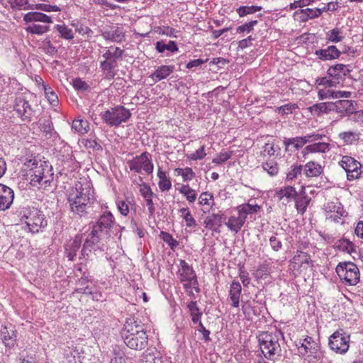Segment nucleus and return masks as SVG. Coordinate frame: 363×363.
Masks as SVG:
<instances>
[{
  "instance_id": "nucleus-62",
  "label": "nucleus",
  "mask_w": 363,
  "mask_h": 363,
  "mask_svg": "<svg viewBox=\"0 0 363 363\" xmlns=\"http://www.w3.org/2000/svg\"><path fill=\"white\" fill-rule=\"evenodd\" d=\"M340 7V3L339 1H331L327 4L326 6L323 8H319L320 10V16L322 15L323 12L327 11H335L337 10L338 8Z\"/></svg>"
},
{
  "instance_id": "nucleus-10",
  "label": "nucleus",
  "mask_w": 363,
  "mask_h": 363,
  "mask_svg": "<svg viewBox=\"0 0 363 363\" xmlns=\"http://www.w3.org/2000/svg\"><path fill=\"white\" fill-rule=\"evenodd\" d=\"M351 71L350 65L336 64L328 68L327 75H328V77L332 79V81H330V82H332V86H342L343 82L346 77L350 75Z\"/></svg>"
},
{
  "instance_id": "nucleus-40",
  "label": "nucleus",
  "mask_w": 363,
  "mask_h": 363,
  "mask_svg": "<svg viewBox=\"0 0 363 363\" xmlns=\"http://www.w3.org/2000/svg\"><path fill=\"white\" fill-rule=\"evenodd\" d=\"M89 122L84 119H75L72 122V128L79 134H85L89 130Z\"/></svg>"
},
{
  "instance_id": "nucleus-49",
  "label": "nucleus",
  "mask_w": 363,
  "mask_h": 363,
  "mask_svg": "<svg viewBox=\"0 0 363 363\" xmlns=\"http://www.w3.org/2000/svg\"><path fill=\"white\" fill-rule=\"evenodd\" d=\"M175 172L178 175H181L182 177L184 182L190 181L196 176L194 172L190 167H186L184 169L176 168Z\"/></svg>"
},
{
  "instance_id": "nucleus-32",
  "label": "nucleus",
  "mask_w": 363,
  "mask_h": 363,
  "mask_svg": "<svg viewBox=\"0 0 363 363\" xmlns=\"http://www.w3.org/2000/svg\"><path fill=\"white\" fill-rule=\"evenodd\" d=\"M242 291V287L239 281H233L230 284L229 297L232 301L231 306L237 308L239 306L240 296Z\"/></svg>"
},
{
  "instance_id": "nucleus-23",
  "label": "nucleus",
  "mask_w": 363,
  "mask_h": 363,
  "mask_svg": "<svg viewBox=\"0 0 363 363\" xmlns=\"http://www.w3.org/2000/svg\"><path fill=\"white\" fill-rule=\"evenodd\" d=\"M319 60L323 61L337 59L341 52L335 45H329L326 48L316 50L314 53Z\"/></svg>"
},
{
  "instance_id": "nucleus-29",
  "label": "nucleus",
  "mask_w": 363,
  "mask_h": 363,
  "mask_svg": "<svg viewBox=\"0 0 363 363\" xmlns=\"http://www.w3.org/2000/svg\"><path fill=\"white\" fill-rule=\"evenodd\" d=\"M174 68L175 67L174 65L159 66L156 70L150 75V77L155 80V82L161 81L169 76L174 72Z\"/></svg>"
},
{
  "instance_id": "nucleus-55",
  "label": "nucleus",
  "mask_w": 363,
  "mask_h": 363,
  "mask_svg": "<svg viewBox=\"0 0 363 363\" xmlns=\"http://www.w3.org/2000/svg\"><path fill=\"white\" fill-rule=\"evenodd\" d=\"M243 211L242 212L247 215H251L257 213L260 209L261 206L257 204L243 203L239 206Z\"/></svg>"
},
{
  "instance_id": "nucleus-58",
  "label": "nucleus",
  "mask_w": 363,
  "mask_h": 363,
  "mask_svg": "<svg viewBox=\"0 0 363 363\" xmlns=\"http://www.w3.org/2000/svg\"><path fill=\"white\" fill-rule=\"evenodd\" d=\"M28 167H30V170L33 171V173L37 175L45 176L44 175V169L43 165H38V163L35 160L33 161L30 160L27 164Z\"/></svg>"
},
{
  "instance_id": "nucleus-53",
  "label": "nucleus",
  "mask_w": 363,
  "mask_h": 363,
  "mask_svg": "<svg viewBox=\"0 0 363 363\" xmlns=\"http://www.w3.org/2000/svg\"><path fill=\"white\" fill-rule=\"evenodd\" d=\"M72 86L77 91L84 92L90 89V86L81 78H75L72 80Z\"/></svg>"
},
{
  "instance_id": "nucleus-47",
  "label": "nucleus",
  "mask_w": 363,
  "mask_h": 363,
  "mask_svg": "<svg viewBox=\"0 0 363 363\" xmlns=\"http://www.w3.org/2000/svg\"><path fill=\"white\" fill-rule=\"evenodd\" d=\"M100 68L104 72H106L105 78L106 79H113L116 75L113 66L107 60H104L100 62Z\"/></svg>"
},
{
  "instance_id": "nucleus-60",
  "label": "nucleus",
  "mask_w": 363,
  "mask_h": 363,
  "mask_svg": "<svg viewBox=\"0 0 363 363\" xmlns=\"http://www.w3.org/2000/svg\"><path fill=\"white\" fill-rule=\"evenodd\" d=\"M268 265L266 264H260L255 273V277L257 279L267 278L268 275Z\"/></svg>"
},
{
  "instance_id": "nucleus-48",
  "label": "nucleus",
  "mask_w": 363,
  "mask_h": 363,
  "mask_svg": "<svg viewBox=\"0 0 363 363\" xmlns=\"http://www.w3.org/2000/svg\"><path fill=\"white\" fill-rule=\"evenodd\" d=\"M225 225L230 231L235 233H238L243 226L241 222H240L238 220V217L233 216L228 218V222H225Z\"/></svg>"
},
{
  "instance_id": "nucleus-27",
  "label": "nucleus",
  "mask_w": 363,
  "mask_h": 363,
  "mask_svg": "<svg viewBox=\"0 0 363 363\" xmlns=\"http://www.w3.org/2000/svg\"><path fill=\"white\" fill-rule=\"evenodd\" d=\"M323 173V167L318 162L310 161L303 165V174L309 177H317Z\"/></svg>"
},
{
  "instance_id": "nucleus-20",
  "label": "nucleus",
  "mask_w": 363,
  "mask_h": 363,
  "mask_svg": "<svg viewBox=\"0 0 363 363\" xmlns=\"http://www.w3.org/2000/svg\"><path fill=\"white\" fill-rule=\"evenodd\" d=\"M14 199V192L9 186L0 184V211L10 208Z\"/></svg>"
},
{
  "instance_id": "nucleus-45",
  "label": "nucleus",
  "mask_w": 363,
  "mask_h": 363,
  "mask_svg": "<svg viewBox=\"0 0 363 363\" xmlns=\"http://www.w3.org/2000/svg\"><path fill=\"white\" fill-rule=\"evenodd\" d=\"M55 28L59 32L60 37L66 40H72L74 33L71 28H69L65 24H57Z\"/></svg>"
},
{
  "instance_id": "nucleus-22",
  "label": "nucleus",
  "mask_w": 363,
  "mask_h": 363,
  "mask_svg": "<svg viewBox=\"0 0 363 363\" xmlns=\"http://www.w3.org/2000/svg\"><path fill=\"white\" fill-rule=\"evenodd\" d=\"M67 200L72 212L79 215L80 216L86 213V205L89 199H86L83 201V199H81L79 196H73V195H70Z\"/></svg>"
},
{
  "instance_id": "nucleus-31",
  "label": "nucleus",
  "mask_w": 363,
  "mask_h": 363,
  "mask_svg": "<svg viewBox=\"0 0 363 363\" xmlns=\"http://www.w3.org/2000/svg\"><path fill=\"white\" fill-rule=\"evenodd\" d=\"M330 145L328 143L318 142L307 145L302 151L303 157L308 152L311 153H325L330 150Z\"/></svg>"
},
{
  "instance_id": "nucleus-13",
  "label": "nucleus",
  "mask_w": 363,
  "mask_h": 363,
  "mask_svg": "<svg viewBox=\"0 0 363 363\" xmlns=\"http://www.w3.org/2000/svg\"><path fill=\"white\" fill-rule=\"evenodd\" d=\"M114 217L110 211L101 214L98 220L93 225L92 230L110 237V230L114 224Z\"/></svg>"
},
{
  "instance_id": "nucleus-64",
  "label": "nucleus",
  "mask_w": 363,
  "mask_h": 363,
  "mask_svg": "<svg viewBox=\"0 0 363 363\" xmlns=\"http://www.w3.org/2000/svg\"><path fill=\"white\" fill-rule=\"evenodd\" d=\"M297 108L298 106L296 104H287L279 106L278 108V111L279 113L284 115L292 113V111Z\"/></svg>"
},
{
  "instance_id": "nucleus-44",
  "label": "nucleus",
  "mask_w": 363,
  "mask_h": 363,
  "mask_svg": "<svg viewBox=\"0 0 363 363\" xmlns=\"http://www.w3.org/2000/svg\"><path fill=\"white\" fill-rule=\"evenodd\" d=\"M116 205L121 214L126 216L129 213V205H130L131 206H135V203L133 199H132L131 200L128 199L127 201L123 200H117Z\"/></svg>"
},
{
  "instance_id": "nucleus-3",
  "label": "nucleus",
  "mask_w": 363,
  "mask_h": 363,
  "mask_svg": "<svg viewBox=\"0 0 363 363\" xmlns=\"http://www.w3.org/2000/svg\"><path fill=\"white\" fill-rule=\"evenodd\" d=\"M21 220H25L28 230L32 233H38L48 225L43 212L34 207L25 210Z\"/></svg>"
},
{
  "instance_id": "nucleus-26",
  "label": "nucleus",
  "mask_w": 363,
  "mask_h": 363,
  "mask_svg": "<svg viewBox=\"0 0 363 363\" xmlns=\"http://www.w3.org/2000/svg\"><path fill=\"white\" fill-rule=\"evenodd\" d=\"M143 363H162L163 357L155 347L147 348L142 354Z\"/></svg>"
},
{
  "instance_id": "nucleus-25",
  "label": "nucleus",
  "mask_w": 363,
  "mask_h": 363,
  "mask_svg": "<svg viewBox=\"0 0 363 363\" xmlns=\"http://www.w3.org/2000/svg\"><path fill=\"white\" fill-rule=\"evenodd\" d=\"M101 35L106 40L121 43L125 40V33L122 27H113V30H104Z\"/></svg>"
},
{
  "instance_id": "nucleus-37",
  "label": "nucleus",
  "mask_w": 363,
  "mask_h": 363,
  "mask_svg": "<svg viewBox=\"0 0 363 363\" xmlns=\"http://www.w3.org/2000/svg\"><path fill=\"white\" fill-rule=\"evenodd\" d=\"M157 177L160 179L158 185L160 190L162 191H169L172 188V182L170 179L167 177L166 172L159 168Z\"/></svg>"
},
{
  "instance_id": "nucleus-28",
  "label": "nucleus",
  "mask_w": 363,
  "mask_h": 363,
  "mask_svg": "<svg viewBox=\"0 0 363 363\" xmlns=\"http://www.w3.org/2000/svg\"><path fill=\"white\" fill-rule=\"evenodd\" d=\"M320 10L319 8L316 9H301L296 11H295V16H299L298 21L302 23H305L310 19H314L315 18H318L320 16Z\"/></svg>"
},
{
  "instance_id": "nucleus-24",
  "label": "nucleus",
  "mask_w": 363,
  "mask_h": 363,
  "mask_svg": "<svg viewBox=\"0 0 363 363\" xmlns=\"http://www.w3.org/2000/svg\"><path fill=\"white\" fill-rule=\"evenodd\" d=\"M226 219L224 213H213L211 216H207L204 220V225L206 228H209L214 232L220 233L219 227Z\"/></svg>"
},
{
  "instance_id": "nucleus-41",
  "label": "nucleus",
  "mask_w": 363,
  "mask_h": 363,
  "mask_svg": "<svg viewBox=\"0 0 363 363\" xmlns=\"http://www.w3.org/2000/svg\"><path fill=\"white\" fill-rule=\"evenodd\" d=\"M303 173V165L295 163L290 167L288 173L286 174V181L290 182L297 178L298 175Z\"/></svg>"
},
{
  "instance_id": "nucleus-52",
  "label": "nucleus",
  "mask_w": 363,
  "mask_h": 363,
  "mask_svg": "<svg viewBox=\"0 0 363 363\" xmlns=\"http://www.w3.org/2000/svg\"><path fill=\"white\" fill-rule=\"evenodd\" d=\"M258 23L257 20H252L249 22L245 23L244 24L239 26L236 28V33L239 34H242L244 33H251L254 27Z\"/></svg>"
},
{
  "instance_id": "nucleus-35",
  "label": "nucleus",
  "mask_w": 363,
  "mask_h": 363,
  "mask_svg": "<svg viewBox=\"0 0 363 363\" xmlns=\"http://www.w3.org/2000/svg\"><path fill=\"white\" fill-rule=\"evenodd\" d=\"M284 145L285 146V150H289V146L292 145L296 150H298L303 147L306 145V140L303 136L287 138H284Z\"/></svg>"
},
{
  "instance_id": "nucleus-36",
  "label": "nucleus",
  "mask_w": 363,
  "mask_h": 363,
  "mask_svg": "<svg viewBox=\"0 0 363 363\" xmlns=\"http://www.w3.org/2000/svg\"><path fill=\"white\" fill-rule=\"evenodd\" d=\"M155 49L159 53H163L165 50L175 52L179 50L177 44L174 40H169L167 44L164 43L163 40L157 41L155 43Z\"/></svg>"
},
{
  "instance_id": "nucleus-59",
  "label": "nucleus",
  "mask_w": 363,
  "mask_h": 363,
  "mask_svg": "<svg viewBox=\"0 0 363 363\" xmlns=\"http://www.w3.org/2000/svg\"><path fill=\"white\" fill-rule=\"evenodd\" d=\"M206 155L205 152V146H201L199 149H198L195 152L188 155L186 156L189 160H198L203 159Z\"/></svg>"
},
{
  "instance_id": "nucleus-34",
  "label": "nucleus",
  "mask_w": 363,
  "mask_h": 363,
  "mask_svg": "<svg viewBox=\"0 0 363 363\" xmlns=\"http://www.w3.org/2000/svg\"><path fill=\"white\" fill-rule=\"evenodd\" d=\"M297 193L294 187L287 186L277 191V195L280 200L286 199V202L289 203L291 201H294Z\"/></svg>"
},
{
  "instance_id": "nucleus-61",
  "label": "nucleus",
  "mask_w": 363,
  "mask_h": 363,
  "mask_svg": "<svg viewBox=\"0 0 363 363\" xmlns=\"http://www.w3.org/2000/svg\"><path fill=\"white\" fill-rule=\"evenodd\" d=\"M233 155V152H220L219 155H218L216 157H214L212 160L213 163L220 164H222L227 160H228Z\"/></svg>"
},
{
  "instance_id": "nucleus-1",
  "label": "nucleus",
  "mask_w": 363,
  "mask_h": 363,
  "mask_svg": "<svg viewBox=\"0 0 363 363\" xmlns=\"http://www.w3.org/2000/svg\"><path fill=\"white\" fill-rule=\"evenodd\" d=\"M279 336L284 337V334L281 330L274 333L263 331L257 336L262 354L269 360L274 362L276 354L281 355V349L279 342Z\"/></svg>"
},
{
  "instance_id": "nucleus-18",
  "label": "nucleus",
  "mask_w": 363,
  "mask_h": 363,
  "mask_svg": "<svg viewBox=\"0 0 363 363\" xmlns=\"http://www.w3.org/2000/svg\"><path fill=\"white\" fill-rule=\"evenodd\" d=\"M82 242V235L77 234L65 245V251L69 261H74Z\"/></svg>"
},
{
  "instance_id": "nucleus-50",
  "label": "nucleus",
  "mask_w": 363,
  "mask_h": 363,
  "mask_svg": "<svg viewBox=\"0 0 363 363\" xmlns=\"http://www.w3.org/2000/svg\"><path fill=\"white\" fill-rule=\"evenodd\" d=\"M182 216L186 222L187 227H193L197 225L196 220L193 218L188 208H182L179 210Z\"/></svg>"
},
{
  "instance_id": "nucleus-43",
  "label": "nucleus",
  "mask_w": 363,
  "mask_h": 363,
  "mask_svg": "<svg viewBox=\"0 0 363 363\" xmlns=\"http://www.w3.org/2000/svg\"><path fill=\"white\" fill-rule=\"evenodd\" d=\"M262 9L259 6H241L236 9L240 17H244L248 14H252Z\"/></svg>"
},
{
  "instance_id": "nucleus-38",
  "label": "nucleus",
  "mask_w": 363,
  "mask_h": 363,
  "mask_svg": "<svg viewBox=\"0 0 363 363\" xmlns=\"http://www.w3.org/2000/svg\"><path fill=\"white\" fill-rule=\"evenodd\" d=\"M360 133L353 131L342 132L339 134V138L343 140L345 145H352L359 140Z\"/></svg>"
},
{
  "instance_id": "nucleus-51",
  "label": "nucleus",
  "mask_w": 363,
  "mask_h": 363,
  "mask_svg": "<svg viewBox=\"0 0 363 363\" xmlns=\"http://www.w3.org/2000/svg\"><path fill=\"white\" fill-rule=\"evenodd\" d=\"M262 168L267 172L270 176H275L279 172V167L277 162L274 160L267 161L262 164Z\"/></svg>"
},
{
  "instance_id": "nucleus-12",
  "label": "nucleus",
  "mask_w": 363,
  "mask_h": 363,
  "mask_svg": "<svg viewBox=\"0 0 363 363\" xmlns=\"http://www.w3.org/2000/svg\"><path fill=\"white\" fill-rule=\"evenodd\" d=\"M340 164L346 172L348 180L357 179L360 177L362 164L354 158L350 156H344Z\"/></svg>"
},
{
  "instance_id": "nucleus-4",
  "label": "nucleus",
  "mask_w": 363,
  "mask_h": 363,
  "mask_svg": "<svg viewBox=\"0 0 363 363\" xmlns=\"http://www.w3.org/2000/svg\"><path fill=\"white\" fill-rule=\"evenodd\" d=\"M336 273L345 285L355 286L359 281V270L352 262H340L336 268Z\"/></svg>"
},
{
  "instance_id": "nucleus-6",
  "label": "nucleus",
  "mask_w": 363,
  "mask_h": 363,
  "mask_svg": "<svg viewBox=\"0 0 363 363\" xmlns=\"http://www.w3.org/2000/svg\"><path fill=\"white\" fill-rule=\"evenodd\" d=\"M350 335L343 329L335 331L328 338L330 349L338 354H345L350 348Z\"/></svg>"
},
{
  "instance_id": "nucleus-2",
  "label": "nucleus",
  "mask_w": 363,
  "mask_h": 363,
  "mask_svg": "<svg viewBox=\"0 0 363 363\" xmlns=\"http://www.w3.org/2000/svg\"><path fill=\"white\" fill-rule=\"evenodd\" d=\"M23 21L27 25L25 28L28 33L43 35L50 30L49 26H36V23H52V18L38 11H30L23 16Z\"/></svg>"
},
{
  "instance_id": "nucleus-17",
  "label": "nucleus",
  "mask_w": 363,
  "mask_h": 363,
  "mask_svg": "<svg viewBox=\"0 0 363 363\" xmlns=\"http://www.w3.org/2000/svg\"><path fill=\"white\" fill-rule=\"evenodd\" d=\"M290 267L293 269H299L301 267H313V262L308 253L297 251L296 254L290 260Z\"/></svg>"
},
{
  "instance_id": "nucleus-15",
  "label": "nucleus",
  "mask_w": 363,
  "mask_h": 363,
  "mask_svg": "<svg viewBox=\"0 0 363 363\" xmlns=\"http://www.w3.org/2000/svg\"><path fill=\"white\" fill-rule=\"evenodd\" d=\"M17 330L11 324L2 325L0 330V337L6 347L14 348L17 342Z\"/></svg>"
},
{
  "instance_id": "nucleus-39",
  "label": "nucleus",
  "mask_w": 363,
  "mask_h": 363,
  "mask_svg": "<svg viewBox=\"0 0 363 363\" xmlns=\"http://www.w3.org/2000/svg\"><path fill=\"white\" fill-rule=\"evenodd\" d=\"M335 246L339 250L346 252L350 255H352L353 252H356L354 245L347 239L339 240L335 243Z\"/></svg>"
},
{
  "instance_id": "nucleus-14",
  "label": "nucleus",
  "mask_w": 363,
  "mask_h": 363,
  "mask_svg": "<svg viewBox=\"0 0 363 363\" xmlns=\"http://www.w3.org/2000/svg\"><path fill=\"white\" fill-rule=\"evenodd\" d=\"M300 345L298 346L299 350H303V352H300L304 355L309 352V357H312L315 359H320L323 357V354L320 350V345L318 342L313 340V337L306 336L303 340V342H299Z\"/></svg>"
},
{
  "instance_id": "nucleus-19",
  "label": "nucleus",
  "mask_w": 363,
  "mask_h": 363,
  "mask_svg": "<svg viewBox=\"0 0 363 363\" xmlns=\"http://www.w3.org/2000/svg\"><path fill=\"white\" fill-rule=\"evenodd\" d=\"M333 111H335L340 114V116H350L356 113V108L354 106V101L351 100H338L335 102H333Z\"/></svg>"
},
{
  "instance_id": "nucleus-8",
  "label": "nucleus",
  "mask_w": 363,
  "mask_h": 363,
  "mask_svg": "<svg viewBox=\"0 0 363 363\" xmlns=\"http://www.w3.org/2000/svg\"><path fill=\"white\" fill-rule=\"evenodd\" d=\"M128 164L130 169L137 173H140L141 170L143 169L147 174H150L152 173L154 169L151 156L147 152H144L133 157L128 161Z\"/></svg>"
},
{
  "instance_id": "nucleus-7",
  "label": "nucleus",
  "mask_w": 363,
  "mask_h": 363,
  "mask_svg": "<svg viewBox=\"0 0 363 363\" xmlns=\"http://www.w3.org/2000/svg\"><path fill=\"white\" fill-rule=\"evenodd\" d=\"M104 236L106 235L91 229L83 244L81 250V257L79 258H87L89 253L91 252H96V251H104L105 245L103 243Z\"/></svg>"
},
{
  "instance_id": "nucleus-30",
  "label": "nucleus",
  "mask_w": 363,
  "mask_h": 363,
  "mask_svg": "<svg viewBox=\"0 0 363 363\" xmlns=\"http://www.w3.org/2000/svg\"><path fill=\"white\" fill-rule=\"evenodd\" d=\"M333 102H321L315 104L308 108L310 112L317 116L323 113H328L333 111L334 107Z\"/></svg>"
},
{
  "instance_id": "nucleus-5",
  "label": "nucleus",
  "mask_w": 363,
  "mask_h": 363,
  "mask_svg": "<svg viewBox=\"0 0 363 363\" xmlns=\"http://www.w3.org/2000/svg\"><path fill=\"white\" fill-rule=\"evenodd\" d=\"M103 121L111 127H118L123 122H126L131 113L123 106H117L106 110L100 114Z\"/></svg>"
},
{
  "instance_id": "nucleus-46",
  "label": "nucleus",
  "mask_w": 363,
  "mask_h": 363,
  "mask_svg": "<svg viewBox=\"0 0 363 363\" xmlns=\"http://www.w3.org/2000/svg\"><path fill=\"white\" fill-rule=\"evenodd\" d=\"M326 35L328 41L334 43H339L344 38V36L342 35V32L338 28H335L330 30L327 33Z\"/></svg>"
},
{
  "instance_id": "nucleus-16",
  "label": "nucleus",
  "mask_w": 363,
  "mask_h": 363,
  "mask_svg": "<svg viewBox=\"0 0 363 363\" xmlns=\"http://www.w3.org/2000/svg\"><path fill=\"white\" fill-rule=\"evenodd\" d=\"M122 339L128 348L136 351H141L148 345L147 334L140 333L138 335H133L131 337Z\"/></svg>"
},
{
  "instance_id": "nucleus-9",
  "label": "nucleus",
  "mask_w": 363,
  "mask_h": 363,
  "mask_svg": "<svg viewBox=\"0 0 363 363\" xmlns=\"http://www.w3.org/2000/svg\"><path fill=\"white\" fill-rule=\"evenodd\" d=\"M140 333L147 334V327L145 324L135 317L126 318L121 330V338L131 337L133 335H138Z\"/></svg>"
},
{
  "instance_id": "nucleus-63",
  "label": "nucleus",
  "mask_w": 363,
  "mask_h": 363,
  "mask_svg": "<svg viewBox=\"0 0 363 363\" xmlns=\"http://www.w3.org/2000/svg\"><path fill=\"white\" fill-rule=\"evenodd\" d=\"M40 125L41 130L44 133H45L46 135H52V133L54 130V127L50 118L44 120V121Z\"/></svg>"
},
{
  "instance_id": "nucleus-11",
  "label": "nucleus",
  "mask_w": 363,
  "mask_h": 363,
  "mask_svg": "<svg viewBox=\"0 0 363 363\" xmlns=\"http://www.w3.org/2000/svg\"><path fill=\"white\" fill-rule=\"evenodd\" d=\"M13 110L21 121L25 122H30L35 113V111L28 101L22 96L16 98Z\"/></svg>"
},
{
  "instance_id": "nucleus-56",
  "label": "nucleus",
  "mask_w": 363,
  "mask_h": 363,
  "mask_svg": "<svg viewBox=\"0 0 363 363\" xmlns=\"http://www.w3.org/2000/svg\"><path fill=\"white\" fill-rule=\"evenodd\" d=\"M76 191L77 193L74 196H79L81 199H83V201L86 199H90V188L89 186L87 187H83L81 184H79V186L78 185H76Z\"/></svg>"
},
{
  "instance_id": "nucleus-33",
  "label": "nucleus",
  "mask_w": 363,
  "mask_h": 363,
  "mask_svg": "<svg viewBox=\"0 0 363 363\" xmlns=\"http://www.w3.org/2000/svg\"><path fill=\"white\" fill-rule=\"evenodd\" d=\"M180 266L182 270V272L180 273V281L182 282L188 281L190 279H192V278L196 275L193 267L189 265V264L186 262L185 260H180Z\"/></svg>"
},
{
  "instance_id": "nucleus-21",
  "label": "nucleus",
  "mask_w": 363,
  "mask_h": 363,
  "mask_svg": "<svg viewBox=\"0 0 363 363\" xmlns=\"http://www.w3.org/2000/svg\"><path fill=\"white\" fill-rule=\"evenodd\" d=\"M311 201V199L307 195L305 186H302L294 199L295 207L298 213L303 215L306 211Z\"/></svg>"
},
{
  "instance_id": "nucleus-42",
  "label": "nucleus",
  "mask_w": 363,
  "mask_h": 363,
  "mask_svg": "<svg viewBox=\"0 0 363 363\" xmlns=\"http://www.w3.org/2000/svg\"><path fill=\"white\" fill-rule=\"evenodd\" d=\"M40 48H41L45 54L50 56H54L57 52V48L51 43V38L50 36H47L41 43Z\"/></svg>"
},
{
  "instance_id": "nucleus-57",
  "label": "nucleus",
  "mask_w": 363,
  "mask_h": 363,
  "mask_svg": "<svg viewBox=\"0 0 363 363\" xmlns=\"http://www.w3.org/2000/svg\"><path fill=\"white\" fill-rule=\"evenodd\" d=\"M155 30L159 34L166 35L169 37H177L175 33H177V31L174 28L169 26H158L155 28Z\"/></svg>"
},
{
  "instance_id": "nucleus-54",
  "label": "nucleus",
  "mask_w": 363,
  "mask_h": 363,
  "mask_svg": "<svg viewBox=\"0 0 363 363\" xmlns=\"http://www.w3.org/2000/svg\"><path fill=\"white\" fill-rule=\"evenodd\" d=\"M160 237L165 242L172 250H174L178 245V242L173 238L169 233L162 231Z\"/></svg>"
}]
</instances>
